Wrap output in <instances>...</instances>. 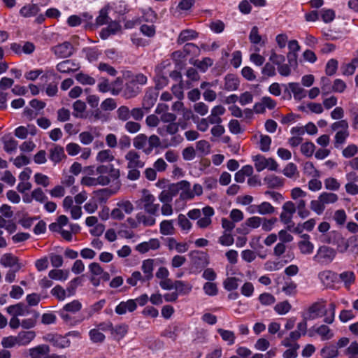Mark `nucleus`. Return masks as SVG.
<instances>
[{
	"label": "nucleus",
	"mask_w": 358,
	"mask_h": 358,
	"mask_svg": "<svg viewBox=\"0 0 358 358\" xmlns=\"http://www.w3.org/2000/svg\"><path fill=\"white\" fill-rule=\"evenodd\" d=\"M117 115L119 120L127 121L131 117V110L127 106H122L117 110Z\"/></svg>",
	"instance_id": "63"
},
{
	"label": "nucleus",
	"mask_w": 358,
	"mask_h": 358,
	"mask_svg": "<svg viewBox=\"0 0 358 358\" xmlns=\"http://www.w3.org/2000/svg\"><path fill=\"white\" fill-rule=\"evenodd\" d=\"M76 80L82 85H93L95 83V79L87 74L79 73L76 75Z\"/></svg>",
	"instance_id": "54"
},
{
	"label": "nucleus",
	"mask_w": 358,
	"mask_h": 358,
	"mask_svg": "<svg viewBox=\"0 0 358 358\" xmlns=\"http://www.w3.org/2000/svg\"><path fill=\"white\" fill-rule=\"evenodd\" d=\"M48 276L55 280L65 281L69 277V271L62 269H52L49 271Z\"/></svg>",
	"instance_id": "35"
},
{
	"label": "nucleus",
	"mask_w": 358,
	"mask_h": 358,
	"mask_svg": "<svg viewBox=\"0 0 358 358\" xmlns=\"http://www.w3.org/2000/svg\"><path fill=\"white\" fill-rule=\"evenodd\" d=\"M124 158L127 162V168H143L145 166L140 154L134 150H129Z\"/></svg>",
	"instance_id": "9"
},
{
	"label": "nucleus",
	"mask_w": 358,
	"mask_h": 358,
	"mask_svg": "<svg viewBox=\"0 0 358 358\" xmlns=\"http://www.w3.org/2000/svg\"><path fill=\"white\" fill-rule=\"evenodd\" d=\"M110 10V6H107L102 8L100 12L99 15L96 19V22L97 25H103L109 23V17H108V11Z\"/></svg>",
	"instance_id": "43"
},
{
	"label": "nucleus",
	"mask_w": 358,
	"mask_h": 358,
	"mask_svg": "<svg viewBox=\"0 0 358 358\" xmlns=\"http://www.w3.org/2000/svg\"><path fill=\"white\" fill-rule=\"evenodd\" d=\"M148 146L146 147V149H144V153L146 155H149L152 152L154 148H157L160 145V139L157 135H151L149 138H148Z\"/></svg>",
	"instance_id": "41"
},
{
	"label": "nucleus",
	"mask_w": 358,
	"mask_h": 358,
	"mask_svg": "<svg viewBox=\"0 0 358 358\" xmlns=\"http://www.w3.org/2000/svg\"><path fill=\"white\" fill-rule=\"evenodd\" d=\"M255 208L257 209V212L262 215L271 214L275 210L274 207L268 202H263Z\"/></svg>",
	"instance_id": "62"
},
{
	"label": "nucleus",
	"mask_w": 358,
	"mask_h": 358,
	"mask_svg": "<svg viewBox=\"0 0 358 358\" xmlns=\"http://www.w3.org/2000/svg\"><path fill=\"white\" fill-rule=\"evenodd\" d=\"M319 196L320 199V202H322L324 206L328 204L334 203L338 199V195L333 192H324L320 194Z\"/></svg>",
	"instance_id": "38"
},
{
	"label": "nucleus",
	"mask_w": 358,
	"mask_h": 358,
	"mask_svg": "<svg viewBox=\"0 0 358 358\" xmlns=\"http://www.w3.org/2000/svg\"><path fill=\"white\" fill-rule=\"evenodd\" d=\"M18 346L28 345L36 337L34 331H22L16 336Z\"/></svg>",
	"instance_id": "19"
},
{
	"label": "nucleus",
	"mask_w": 358,
	"mask_h": 358,
	"mask_svg": "<svg viewBox=\"0 0 358 358\" xmlns=\"http://www.w3.org/2000/svg\"><path fill=\"white\" fill-rule=\"evenodd\" d=\"M8 311L15 316H27L30 313L29 308L22 303L9 306Z\"/></svg>",
	"instance_id": "25"
},
{
	"label": "nucleus",
	"mask_w": 358,
	"mask_h": 358,
	"mask_svg": "<svg viewBox=\"0 0 358 358\" xmlns=\"http://www.w3.org/2000/svg\"><path fill=\"white\" fill-rule=\"evenodd\" d=\"M89 336L90 341L94 343H103L106 338L103 332L100 331L99 329H97L96 328L90 330Z\"/></svg>",
	"instance_id": "42"
},
{
	"label": "nucleus",
	"mask_w": 358,
	"mask_h": 358,
	"mask_svg": "<svg viewBox=\"0 0 358 358\" xmlns=\"http://www.w3.org/2000/svg\"><path fill=\"white\" fill-rule=\"evenodd\" d=\"M141 270L144 273V277L146 280H150L153 276L154 270V260L148 259L142 262Z\"/></svg>",
	"instance_id": "27"
},
{
	"label": "nucleus",
	"mask_w": 358,
	"mask_h": 358,
	"mask_svg": "<svg viewBox=\"0 0 358 358\" xmlns=\"http://www.w3.org/2000/svg\"><path fill=\"white\" fill-rule=\"evenodd\" d=\"M321 354L324 358H334L338 355V350L336 346H327L322 349Z\"/></svg>",
	"instance_id": "60"
},
{
	"label": "nucleus",
	"mask_w": 358,
	"mask_h": 358,
	"mask_svg": "<svg viewBox=\"0 0 358 358\" xmlns=\"http://www.w3.org/2000/svg\"><path fill=\"white\" fill-rule=\"evenodd\" d=\"M176 193L172 191V184L168 189L163 190L159 195L158 199L162 203H171Z\"/></svg>",
	"instance_id": "40"
},
{
	"label": "nucleus",
	"mask_w": 358,
	"mask_h": 358,
	"mask_svg": "<svg viewBox=\"0 0 358 358\" xmlns=\"http://www.w3.org/2000/svg\"><path fill=\"white\" fill-rule=\"evenodd\" d=\"M303 171L305 174L313 178H319L321 176L320 171L316 169L310 162H307L304 164Z\"/></svg>",
	"instance_id": "47"
},
{
	"label": "nucleus",
	"mask_w": 358,
	"mask_h": 358,
	"mask_svg": "<svg viewBox=\"0 0 358 358\" xmlns=\"http://www.w3.org/2000/svg\"><path fill=\"white\" fill-rule=\"evenodd\" d=\"M322 283L327 287H331L334 282L337 280L338 275L331 271H323L318 274Z\"/></svg>",
	"instance_id": "16"
},
{
	"label": "nucleus",
	"mask_w": 358,
	"mask_h": 358,
	"mask_svg": "<svg viewBox=\"0 0 358 358\" xmlns=\"http://www.w3.org/2000/svg\"><path fill=\"white\" fill-rule=\"evenodd\" d=\"M34 178L35 182L43 187H47L50 183V178L43 173H37L34 175Z\"/></svg>",
	"instance_id": "57"
},
{
	"label": "nucleus",
	"mask_w": 358,
	"mask_h": 358,
	"mask_svg": "<svg viewBox=\"0 0 358 358\" xmlns=\"http://www.w3.org/2000/svg\"><path fill=\"white\" fill-rule=\"evenodd\" d=\"M160 243L158 239L151 238L148 241H145L138 244L136 250L141 253H145L150 250H156L159 248Z\"/></svg>",
	"instance_id": "17"
},
{
	"label": "nucleus",
	"mask_w": 358,
	"mask_h": 358,
	"mask_svg": "<svg viewBox=\"0 0 358 358\" xmlns=\"http://www.w3.org/2000/svg\"><path fill=\"white\" fill-rule=\"evenodd\" d=\"M352 243V238L347 239L340 234H335L333 241V244L336 246V250L340 253L346 252Z\"/></svg>",
	"instance_id": "12"
},
{
	"label": "nucleus",
	"mask_w": 358,
	"mask_h": 358,
	"mask_svg": "<svg viewBox=\"0 0 358 358\" xmlns=\"http://www.w3.org/2000/svg\"><path fill=\"white\" fill-rule=\"evenodd\" d=\"M148 142V137L145 134H140L137 135L133 141L134 146L138 150H143L144 152V149H146V144Z\"/></svg>",
	"instance_id": "45"
},
{
	"label": "nucleus",
	"mask_w": 358,
	"mask_h": 358,
	"mask_svg": "<svg viewBox=\"0 0 358 358\" xmlns=\"http://www.w3.org/2000/svg\"><path fill=\"white\" fill-rule=\"evenodd\" d=\"M249 39L252 46H258L260 48L265 45V41L262 39V36L259 33V29L256 26L251 29Z\"/></svg>",
	"instance_id": "22"
},
{
	"label": "nucleus",
	"mask_w": 358,
	"mask_h": 358,
	"mask_svg": "<svg viewBox=\"0 0 358 358\" xmlns=\"http://www.w3.org/2000/svg\"><path fill=\"white\" fill-rule=\"evenodd\" d=\"M326 313L327 310L324 309V306L320 303H314L309 308L308 319L315 320L324 315Z\"/></svg>",
	"instance_id": "24"
},
{
	"label": "nucleus",
	"mask_w": 358,
	"mask_h": 358,
	"mask_svg": "<svg viewBox=\"0 0 358 358\" xmlns=\"http://www.w3.org/2000/svg\"><path fill=\"white\" fill-rule=\"evenodd\" d=\"M336 251L327 245L320 246L313 260L320 264L327 265L331 263L335 258Z\"/></svg>",
	"instance_id": "3"
},
{
	"label": "nucleus",
	"mask_w": 358,
	"mask_h": 358,
	"mask_svg": "<svg viewBox=\"0 0 358 358\" xmlns=\"http://www.w3.org/2000/svg\"><path fill=\"white\" fill-rule=\"evenodd\" d=\"M243 276L242 275H237L235 277L228 278L224 282V285L225 289L227 290H233L237 288L238 285V282L241 281V278Z\"/></svg>",
	"instance_id": "48"
},
{
	"label": "nucleus",
	"mask_w": 358,
	"mask_h": 358,
	"mask_svg": "<svg viewBox=\"0 0 358 358\" xmlns=\"http://www.w3.org/2000/svg\"><path fill=\"white\" fill-rule=\"evenodd\" d=\"M43 339L59 348H69L71 345V341L67 336L48 334L43 337Z\"/></svg>",
	"instance_id": "7"
},
{
	"label": "nucleus",
	"mask_w": 358,
	"mask_h": 358,
	"mask_svg": "<svg viewBox=\"0 0 358 358\" xmlns=\"http://www.w3.org/2000/svg\"><path fill=\"white\" fill-rule=\"evenodd\" d=\"M202 214L203 216L198 220L196 224L199 228L205 229L212 222L211 217L214 215V210L210 206L204 207L202 209Z\"/></svg>",
	"instance_id": "11"
},
{
	"label": "nucleus",
	"mask_w": 358,
	"mask_h": 358,
	"mask_svg": "<svg viewBox=\"0 0 358 358\" xmlns=\"http://www.w3.org/2000/svg\"><path fill=\"white\" fill-rule=\"evenodd\" d=\"M322 93L323 95H327L332 92V85L331 80L327 77H322L320 80Z\"/></svg>",
	"instance_id": "56"
},
{
	"label": "nucleus",
	"mask_w": 358,
	"mask_h": 358,
	"mask_svg": "<svg viewBox=\"0 0 358 358\" xmlns=\"http://www.w3.org/2000/svg\"><path fill=\"white\" fill-rule=\"evenodd\" d=\"M157 99V94L152 91H148L145 94L143 100V108L148 112L155 103Z\"/></svg>",
	"instance_id": "23"
},
{
	"label": "nucleus",
	"mask_w": 358,
	"mask_h": 358,
	"mask_svg": "<svg viewBox=\"0 0 358 358\" xmlns=\"http://www.w3.org/2000/svg\"><path fill=\"white\" fill-rule=\"evenodd\" d=\"M315 332L320 335L323 341L329 340L334 336L332 331L325 324H322L316 328Z\"/></svg>",
	"instance_id": "37"
},
{
	"label": "nucleus",
	"mask_w": 358,
	"mask_h": 358,
	"mask_svg": "<svg viewBox=\"0 0 358 358\" xmlns=\"http://www.w3.org/2000/svg\"><path fill=\"white\" fill-rule=\"evenodd\" d=\"M153 215H146L144 213H138L136 215V219L138 223L143 224L145 227L152 226L155 224L156 220L152 216Z\"/></svg>",
	"instance_id": "28"
},
{
	"label": "nucleus",
	"mask_w": 358,
	"mask_h": 358,
	"mask_svg": "<svg viewBox=\"0 0 358 358\" xmlns=\"http://www.w3.org/2000/svg\"><path fill=\"white\" fill-rule=\"evenodd\" d=\"M284 179L275 175H270L264 178V182L268 187L278 188L284 185Z\"/></svg>",
	"instance_id": "30"
},
{
	"label": "nucleus",
	"mask_w": 358,
	"mask_h": 358,
	"mask_svg": "<svg viewBox=\"0 0 358 358\" xmlns=\"http://www.w3.org/2000/svg\"><path fill=\"white\" fill-rule=\"evenodd\" d=\"M92 19V16L87 13L83 14L82 16L73 15L69 17L67 23L71 27H76L80 25L83 21H87Z\"/></svg>",
	"instance_id": "29"
},
{
	"label": "nucleus",
	"mask_w": 358,
	"mask_h": 358,
	"mask_svg": "<svg viewBox=\"0 0 358 358\" xmlns=\"http://www.w3.org/2000/svg\"><path fill=\"white\" fill-rule=\"evenodd\" d=\"M172 191L176 195L179 193L180 199L188 201L193 199L190 182L187 180H181L177 183L172 184Z\"/></svg>",
	"instance_id": "6"
},
{
	"label": "nucleus",
	"mask_w": 358,
	"mask_h": 358,
	"mask_svg": "<svg viewBox=\"0 0 358 358\" xmlns=\"http://www.w3.org/2000/svg\"><path fill=\"white\" fill-rule=\"evenodd\" d=\"M120 210L125 214H131L134 208L133 204L129 201L127 200L120 201L117 203L116 204Z\"/></svg>",
	"instance_id": "64"
},
{
	"label": "nucleus",
	"mask_w": 358,
	"mask_h": 358,
	"mask_svg": "<svg viewBox=\"0 0 358 358\" xmlns=\"http://www.w3.org/2000/svg\"><path fill=\"white\" fill-rule=\"evenodd\" d=\"M137 308L136 301L134 299H129L126 301H121L115 309L117 315H124L127 312H133Z\"/></svg>",
	"instance_id": "13"
},
{
	"label": "nucleus",
	"mask_w": 358,
	"mask_h": 358,
	"mask_svg": "<svg viewBox=\"0 0 358 358\" xmlns=\"http://www.w3.org/2000/svg\"><path fill=\"white\" fill-rule=\"evenodd\" d=\"M339 278L344 282L347 288L354 282L355 279V274L352 271H345L339 275Z\"/></svg>",
	"instance_id": "55"
},
{
	"label": "nucleus",
	"mask_w": 358,
	"mask_h": 358,
	"mask_svg": "<svg viewBox=\"0 0 358 358\" xmlns=\"http://www.w3.org/2000/svg\"><path fill=\"white\" fill-rule=\"evenodd\" d=\"M282 173L289 178H294L299 175L296 165L292 162L288 163L284 168Z\"/></svg>",
	"instance_id": "50"
},
{
	"label": "nucleus",
	"mask_w": 358,
	"mask_h": 358,
	"mask_svg": "<svg viewBox=\"0 0 358 358\" xmlns=\"http://www.w3.org/2000/svg\"><path fill=\"white\" fill-rule=\"evenodd\" d=\"M52 50L59 57L66 58L70 57L73 54V46L69 42H64L54 46Z\"/></svg>",
	"instance_id": "10"
},
{
	"label": "nucleus",
	"mask_w": 358,
	"mask_h": 358,
	"mask_svg": "<svg viewBox=\"0 0 358 358\" xmlns=\"http://www.w3.org/2000/svg\"><path fill=\"white\" fill-rule=\"evenodd\" d=\"M250 50L254 52L250 55V62L257 66H262L265 61V58L263 56L258 54V52L260 51L259 47L252 46L250 48Z\"/></svg>",
	"instance_id": "31"
},
{
	"label": "nucleus",
	"mask_w": 358,
	"mask_h": 358,
	"mask_svg": "<svg viewBox=\"0 0 358 358\" xmlns=\"http://www.w3.org/2000/svg\"><path fill=\"white\" fill-rule=\"evenodd\" d=\"M218 333L220 334L222 338L224 341L227 342L228 345H232L234 343L235 336L232 331L219 329Z\"/></svg>",
	"instance_id": "59"
},
{
	"label": "nucleus",
	"mask_w": 358,
	"mask_h": 358,
	"mask_svg": "<svg viewBox=\"0 0 358 358\" xmlns=\"http://www.w3.org/2000/svg\"><path fill=\"white\" fill-rule=\"evenodd\" d=\"M238 80L234 75L229 74L225 77L224 88L228 91H233L237 89Z\"/></svg>",
	"instance_id": "39"
},
{
	"label": "nucleus",
	"mask_w": 358,
	"mask_h": 358,
	"mask_svg": "<svg viewBox=\"0 0 358 358\" xmlns=\"http://www.w3.org/2000/svg\"><path fill=\"white\" fill-rule=\"evenodd\" d=\"M197 37V33L192 29H185L180 32L178 38V43L182 44L187 41L194 39Z\"/></svg>",
	"instance_id": "36"
},
{
	"label": "nucleus",
	"mask_w": 358,
	"mask_h": 358,
	"mask_svg": "<svg viewBox=\"0 0 358 358\" xmlns=\"http://www.w3.org/2000/svg\"><path fill=\"white\" fill-rule=\"evenodd\" d=\"M117 191L105 188L94 192L96 199L100 203H106L110 196L115 194Z\"/></svg>",
	"instance_id": "34"
},
{
	"label": "nucleus",
	"mask_w": 358,
	"mask_h": 358,
	"mask_svg": "<svg viewBox=\"0 0 358 358\" xmlns=\"http://www.w3.org/2000/svg\"><path fill=\"white\" fill-rule=\"evenodd\" d=\"M315 146L312 142H306L301 145V153L307 157L313 155L315 151Z\"/></svg>",
	"instance_id": "61"
},
{
	"label": "nucleus",
	"mask_w": 358,
	"mask_h": 358,
	"mask_svg": "<svg viewBox=\"0 0 358 358\" xmlns=\"http://www.w3.org/2000/svg\"><path fill=\"white\" fill-rule=\"evenodd\" d=\"M350 135L349 131H338L334 136V145L338 148L341 145L345 143L346 139Z\"/></svg>",
	"instance_id": "51"
},
{
	"label": "nucleus",
	"mask_w": 358,
	"mask_h": 358,
	"mask_svg": "<svg viewBox=\"0 0 358 358\" xmlns=\"http://www.w3.org/2000/svg\"><path fill=\"white\" fill-rule=\"evenodd\" d=\"M146 280L140 271H134L131 276L127 279V282L131 286H136L138 282Z\"/></svg>",
	"instance_id": "52"
},
{
	"label": "nucleus",
	"mask_w": 358,
	"mask_h": 358,
	"mask_svg": "<svg viewBox=\"0 0 358 358\" xmlns=\"http://www.w3.org/2000/svg\"><path fill=\"white\" fill-rule=\"evenodd\" d=\"M73 116L77 118L85 117V111L86 110V104L81 100H77L73 104Z\"/></svg>",
	"instance_id": "32"
},
{
	"label": "nucleus",
	"mask_w": 358,
	"mask_h": 358,
	"mask_svg": "<svg viewBox=\"0 0 358 358\" xmlns=\"http://www.w3.org/2000/svg\"><path fill=\"white\" fill-rule=\"evenodd\" d=\"M113 152L110 150H103L99 151L96 157V159L99 162H109L114 159Z\"/></svg>",
	"instance_id": "44"
},
{
	"label": "nucleus",
	"mask_w": 358,
	"mask_h": 358,
	"mask_svg": "<svg viewBox=\"0 0 358 358\" xmlns=\"http://www.w3.org/2000/svg\"><path fill=\"white\" fill-rule=\"evenodd\" d=\"M50 348L46 344H41L28 350L30 358H66L65 355L50 354Z\"/></svg>",
	"instance_id": "4"
},
{
	"label": "nucleus",
	"mask_w": 358,
	"mask_h": 358,
	"mask_svg": "<svg viewBox=\"0 0 358 358\" xmlns=\"http://www.w3.org/2000/svg\"><path fill=\"white\" fill-rule=\"evenodd\" d=\"M1 345L5 348H11L18 345L17 336H9L2 338L1 342Z\"/></svg>",
	"instance_id": "58"
},
{
	"label": "nucleus",
	"mask_w": 358,
	"mask_h": 358,
	"mask_svg": "<svg viewBox=\"0 0 358 358\" xmlns=\"http://www.w3.org/2000/svg\"><path fill=\"white\" fill-rule=\"evenodd\" d=\"M0 264L4 267L17 268V270H20V265L18 263L17 258L8 253L4 254L1 257Z\"/></svg>",
	"instance_id": "20"
},
{
	"label": "nucleus",
	"mask_w": 358,
	"mask_h": 358,
	"mask_svg": "<svg viewBox=\"0 0 358 358\" xmlns=\"http://www.w3.org/2000/svg\"><path fill=\"white\" fill-rule=\"evenodd\" d=\"M65 157L64 148L55 145L50 150V159L55 164L59 163Z\"/></svg>",
	"instance_id": "26"
},
{
	"label": "nucleus",
	"mask_w": 358,
	"mask_h": 358,
	"mask_svg": "<svg viewBox=\"0 0 358 358\" xmlns=\"http://www.w3.org/2000/svg\"><path fill=\"white\" fill-rule=\"evenodd\" d=\"M160 232L163 235H171L174 233L173 220H164L160 223Z\"/></svg>",
	"instance_id": "46"
},
{
	"label": "nucleus",
	"mask_w": 358,
	"mask_h": 358,
	"mask_svg": "<svg viewBox=\"0 0 358 358\" xmlns=\"http://www.w3.org/2000/svg\"><path fill=\"white\" fill-rule=\"evenodd\" d=\"M167 247L170 250H176L178 253H184L189 249V245L187 243L178 242L173 238H169L167 239Z\"/></svg>",
	"instance_id": "21"
},
{
	"label": "nucleus",
	"mask_w": 358,
	"mask_h": 358,
	"mask_svg": "<svg viewBox=\"0 0 358 358\" xmlns=\"http://www.w3.org/2000/svg\"><path fill=\"white\" fill-rule=\"evenodd\" d=\"M178 130L179 124L175 121L158 127L157 133L162 137L167 135L172 136L166 146L176 147L183 141V137L180 134H177Z\"/></svg>",
	"instance_id": "2"
},
{
	"label": "nucleus",
	"mask_w": 358,
	"mask_h": 358,
	"mask_svg": "<svg viewBox=\"0 0 358 358\" xmlns=\"http://www.w3.org/2000/svg\"><path fill=\"white\" fill-rule=\"evenodd\" d=\"M192 264L196 268H203L208 264V255L202 251L194 250L189 254Z\"/></svg>",
	"instance_id": "8"
},
{
	"label": "nucleus",
	"mask_w": 358,
	"mask_h": 358,
	"mask_svg": "<svg viewBox=\"0 0 358 358\" xmlns=\"http://www.w3.org/2000/svg\"><path fill=\"white\" fill-rule=\"evenodd\" d=\"M82 306V303L78 300H73L65 304L62 308L69 313H76L81 310Z\"/></svg>",
	"instance_id": "53"
},
{
	"label": "nucleus",
	"mask_w": 358,
	"mask_h": 358,
	"mask_svg": "<svg viewBox=\"0 0 358 358\" xmlns=\"http://www.w3.org/2000/svg\"><path fill=\"white\" fill-rule=\"evenodd\" d=\"M141 201L145 212L150 215H155L159 208L158 203H155V197L149 190L143 189Z\"/></svg>",
	"instance_id": "5"
},
{
	"label": "nucleus",
	"mask_w": 358,
	"mask_h": 358,
	"mask_svg": "<svg viewBox=\"0 0 358 358\" xmlns=\"http://www.w3.org/2000/svg\"><path fill=\"white\" fill-rule=\"evenodd\" d=\"M324 183L325 188L329 191H338L341 187L340 182L334 177L327 178Z\"/></svg>",
	"instance_id": "49"
},
{
	"label": "nucleus",
	"mask_w": 358,
	"mask_h": 358,
	"mask_svg": "<svg viewBox=\"0 0 358 358\" xmlns=\"http://www.w3.org/2000/svg\"><path fill=\"white\" fill-rule=\"evenodd\" d=\"M226 110L222 106H216L211 109L210 114L207 117L211 124H219L222 122L221 116L224 114Z\"/></svg>",
	"instance_id": "15"
},
{
	"label": "nucleus",
	"mask_w": 358,
	"mask_h": 358,
	"mask_svg": "<svg viewBox=\"0 0 358 358\" xmlns=\"http://www.w3.org/2000/svg\"><path fill=\"white\" fill-rule=\"evenodd\" d=\"M88 173L96 176H86L82 178L81 185L87 187H92L108 185L111 179L118 178L120 173L117 169H115L112 165H100L96 167L95 171L94 166H87Z\"/></svg>",
	"instance_id": "1"
},
{
	"label": "nucleus",
	"mask_w": 358,
	"mask_h": 358,
	"mask_svg": "<svg viewBox=\"0 0 358 358\" xmlns=\"http://www.w3.org/2000/svg\"><path fill=\"white\" fill-rule=\"evenodd\" d=\"M40 11V8L36 3H26L19 10L20 16L29 18L36 16Z\"/></svg>",
	"instance_id": "14"
},
{
	"label": "nucleus",
	"mask_w": 358,
	"mask_h": 358,
	"mask_svg": "<svg viewBox=\"0 0 358 358\" xmlns=\"http://www.w3.org/2000/svg\"><path fill=\"white\" fill-rule=\"evenodd\" d=\"M176 292L179 294H188L192 289V285L188 282L182 280L175 281Z\"/></svg>",
	"instance_id": "33"
},
{
	"label": "nucleus",
	"mask_w": 358,
	"mask_h": 358,
	"mask_svg": "<svg viewBox=\"0 0 358 358\" xmlns=\"http://www.w3.org/2000/svg\"><path fill=\"white\" fill-rule=\"evenodd\" d=\"M301 240L298 243V247L300 252L303 255H310L313 252L314 245L309 241L310 236L308 234H303Z\"/></svg>",
	"instance_id": "18"
}]
</instances>
